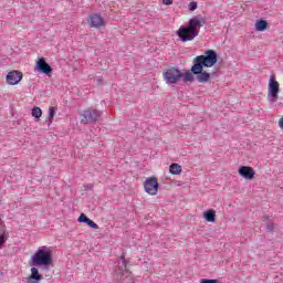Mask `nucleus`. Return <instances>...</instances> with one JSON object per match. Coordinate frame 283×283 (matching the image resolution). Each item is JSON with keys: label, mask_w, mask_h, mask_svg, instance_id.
Here are the masks:
<instances>
[{"label": "nucleus", "mask_w": 283, "mask_h": 283, "mask_svg": "<svg viewBox=\"0 0 283 283\" xmlns=\"http://www.w3.org/2000/svg\"><path fill=\"white\" fill-rule=\"evenodd\" d=\"M163 77L167 85H176L180 78H182L184 83H193V81H196V77L192 76L191 72L186 71L185 73H181L176 66L165 71Z\"/></svg>", "instance_id": "f257e3e1"}, {"label": "nucleus", "mask_w": 283, "mask_h": 283, "mask_svg": "<svg viewBox=\"0 0 283 283\" xmlns=\"http://www.w3.org/2000/svg\"><path fill=\"white\" fill-rule=\"evenodd\" d=\"M51 264L52 250L45 245L40 247L30 261L31 266H43L44 269H50Z\"/></svg>", "instance_id": "f03ea898"}, {"label": "nucleus", "mask_w": 283, "mask_h": 283, "mask_svg": "<svg viewBox=\"0 0 283 283\" xmlns=\"http://www.w3.org/2000/svg\"><path fill=\"white\" fill-rule=\"evenodd\" d=\"M192 63L201 67H213L218 63V52L214 50H207L203 55H197Z\"/></svg>", "instance_id": "7ed1b4c3"}, {"label": "nucleus", "mask_w": 283, "mask_h": 283, "mask_svg": "<svg viewBox=\"0 0 283 283\" xmlns=\"http://www.w3.org/2000/svg\"><path fill=\"white\" fill-rule=\"evenodd\" d=\"M103 113L96 108H86L80 115L83 125H94L101 120Z\"/></svg>", "instance_id": "20e7f679"}, {"label": "nucleus", "mask_w": 283, "mask_h": 283, "mask_svg": "<svg viewBox=\"0 0 283 283\" xmlns=\"http://www.w3.org/2000/svg\"><path fill=\"white\" fill-rule=\"evenodd\" d=\"M189 72L198 83H202L203 85L209 83V80L211 78V73L205 71V66H200L198 64L192 63Z\"/></svg>", "instance_id": "39448f33"}, {"label": "nucleus", "mask_w": 283, "mask_h": 283, "mask_svg": "<svg viewBox=\"0 0 283 283\" xmlns=\"http://www.w3.org/2000/svg\"><path fill=\"white\" fill-rule=\"evenodd\" d=\"M277 94H280V83L275 81V74H272L270 76L268 90V99L270 103H276Z\"/></svg>", "instance_id": "423d86ee"}, {"label": "nucleus", "mask_w": 283, "mask_h": 283, "mask_svg": "<svg viewBox=\"0 0 283 283\" xmlns=\"http://www.w3.org/2000/svg\"><path fill=\"white\" fill-rule=\"evenodd\" d=\"M177 36L181 43H187V41H193L198 36V32L192 31L188 25H181L177 31Z\"/></svg>", "instance_id": "0eeeda50"}, {"label": "nucleus", "mask_w": 283, "mask_h": 283, "mask_svg": "<svg viewBox=\"0 0 283 283\" xmlns=\"http://www.w3.org/2000/svg\"><path fill=\"white\" fill-rule=\"evenodd\" d=\"M158 187H160V184H158L156 177H148L144 182V189L149 196H156L158 193Z\"/></svg>", "instance_id": "6e6552de"}, {"label": "nucleus", "mask_w": 283, "mask_h": 283, "mask_svg": "<svg viewBox=\"0 0 283 283\" xmlns=\"http://www.w3.org/2000/svg\"><path fill=\"white\" fill-rule=\"evenodd\" d=\"M207 24V20H205V18H202L201 15H197L193 17L189 20V29L192 32H197V35L200 34V28H202V25Z\"/></svg>", "instance_id": "1a4fd4ad"}, {"label": "nucleus", "mask_w": 283, "mask_h": 283, "mask_svg": "<svg viewBox=\"0 0 283 283\" xmlns=\"http://www.w3.org/2000/svg\"><path fill=\"white\" fill-rule=\"evenodd\" d=\"M35 71L50 76L52 74V66L46 63L45 57H39L35 63Z\"/></svg>", "instance_id": "9d476101"}, {"label": "nucleus", "mask_w": 283, "mask_h": 283, "mask_svg": "<svg viewBox=\"0 0 283 283\" xmlns=\"http://www.w3.org/2000/svg\"><path fill=\"white\" fill-rule=\"evenodd\" d=\"M8 85H19L23 80V73L21 71H10L6 76Z\"/></svg>", "instance_id": "9b49d317"}, {"label": "nucleus", "mask_w": 283, "mask_h": 283, "mask_svg": "<svg viewBox=\"0 0 283 283\" xmlns=\"http://www.w3.org/2000/svg\"><path fill=\"white\" fill-rule=\"evenodd\" d=\"M87 23L91 25V28H103L105 27V19H103V15L98 13H93L88 17Z\"/></svg>", "instance_id": "f8f14e48"}, {"label": "nucleus", "mask_w": 283, "mask_h": 283, "mask_svg": "<svg viewBox=\"0 0 283 283\" xmlns=\"http://www.w3.org/2000/svg\"><path fill=\"white\" fill-rule=\"evenodd\" d=\"M239 176L245 180H253L255 178V170L250 166H241L239 168Z\"/></svg>", "instance_id": "ddd939ff"}, {"label": "nucleus", "mask_w": 283, "mask_h": 283, "mask_svg": "<svg viewBox=\"0 0 283 283\" xmlns=\"http://www.w3.org/2000/svg\"><path fill=\"white\" fill-rule=\"evenodd\" d=\"M43 280L41 273H39V269L34 265L31 268V275L27 279V283H39Z\"/></svg>", "instance_id": "4468645a"}, {"label": "nucleus", "mask_w": 283, "mask_h": 283, "mask_svg": "<svg viewBox=\"0 0 283 283\" xmlns=\"http://www.w3.org/2000/svg\"><path fill=\"white\" fill-rule=\"evenodd\" d=\"M120 262L118 263L117 269L115 270V272L117 273V275H125V273H129V270L127 269V264H129V261L125 260V256H120Z\"/></svg>", "instance_id": "2eb2a0df"}, {"label": "nucleus", "mask_w": 283, "mask_h": 283, "mask_svg": "<svg viewBox=\"0 0 283 283\" xmlns=\"http://www.w3.org/2000/svg\"><path fill=\"white\" fill-rule=\"evenodd\" d=\"M77 222L87 224L91 229H98V224L90 219L85 213L80 214Z\"/></svg>", "instance_id": "dca6fc26"}, {"label": "nucleus", "mask_w": 283, "mask_h": 283, "mask_svg": "<svg viewBox=\"0 0 283 283\" xmlns=\"http://www.w3.org/2000/svg\"><path fill=\"white\" fill-rule=\"evenodd\" d=\"M254 28L256 32H264L265 30H269V22L260 19L255 22Z\"/></svg>", "instance_id": "f3484780"}, {"label": "nucleus", "mask_w": 283, "mask_h": 283, "mask_svg": "<svg viewBox=\"0 0 283 283\" xmlns=\"http://www.w3.org/2000/svg\"><path fill=\"white\" fill-rule=\"evenodd\" d=\"M203 219L207 222H216V210L209 209L203 212Z\"/></svg>", "instance_id": "a211bd4d"}, {"label": "nucleus", "mask_w": 283, "mask_h": 283, "mask_svg": "<svg viewBox=\"0 0 283 283\" xmlns=\"http://www.w3.org/2000/svg\"><path fill=\"white\" fill-rule=\"evenodd\" d=\"M169 171L172 176H180V174H182V166L179 164H171L169 166Z\"/></svg>", "instance_id": "6ab92c4d"}, {"label": "nucleus", "mask_w": 283, "mask_h": 283, "mask_svg": "<svg viewBox=\"0 0 283 283\" xmlns=\"http://www.w3.org/2000/svg\"><path fill=\"white\" fill-rule=\"evenodd\" d=\"M31 116H33V118L39 120V118H41V116H43V111L41 109V107L34 106L31 111Z\"/></svg>", "instance_id": "aec40b11"}, {"label": "nucleus", "mask_w": 283, "mask_h": 283, "mask_svg": "<svg viewBox=\"0 0 283 283\" xmlns=\"http://www.w3.org/2000/svg\"><path fill=\"white\" fill-rule=\"evenodd\" d=\"M54 116H56V107L51 106V107L49 108V117H48V119H49V125H52V120H54Z\"/></svg>", "instance_id": "412c9836"}, {"label": "nucleus", "mask_w": 283, "mask_h": 283, "mask_svg": "<svg viewBox=\"0 0 283 283\" xmlns=\"http://www.w3.org/2000/svg\"><path fill=\"white\" fill-rule=\"evenodd\" d=\"M8 232L3 231V233L0 234V249L8 242Z\"/></svg>", "instance_id": "4be33fe9"}, {"label": "nucleus", "mask_w": 283, "mask_h": 283, "mask_svg": "<svg viewBox=\"0 0 283 283\" xmlns=\"http://www.w3.org/2000/svg\"><path fill=\"white\" fill-rule=\"evenodd\" d=\"M274 229H275V227H274L273 222L268 221V222L265 223V231H266L268 233H273Z\"/></svg>", "instance_id": "5701e85b"}, {"label": "nucleus", "mask_w": 283, "mask_h": 283, "mask_svg": "<svg viewBox=\"0 0 283 283\" xmlns=\"http://www.w3.org/2000/svg\"><path fill=\"white\" fill-rule=\"evenodd\" d=\"M188 10L190 12H193L195 10H198V2H196V1L190 2L189 6H188Z\"/></svg>", "instance_id": "b1692460"}, {"label": "nucleus", "mask_w": 283, "mask_h": 283, "mask_svg": "<svg viewBox=\"0 0 283 283\" xmlns=\"http://www.w3.org/2000/svg\"><path fill=\"white\" fill-rule=\"evenodd\" d=\"M219 281L216 279H201L200 283H218Z\"/></svg>", "instance_id": "393cba45"}, {"label": "nucleus", "mask_w": 283, "mask_h": 283, "mask_svg": "<svg viewBox=\"0 0 283 283\" xmlns=\"http://www.w3.org/2000/svg\"><path fill=\"white\" fill-rule=\"evenodd\" d=\"M164 6H171L174 0H163Z\"/></svg>", "instance_id": "a878e982"}, {"label": "nucleus", "mask_w": 283, "mask_h": 283, "mask_svg": "<svg viewBox=\"0 0 283 283\" xmlns=\"http://www.w3.org/2000/svg\"><path fill=\"white\" fill-rule=\"evenodd\" d=\"M279 127L283 129V116L279 119Z\"/></svg>", "instance_id": "bb28decb"}, {"label": "nucleus", "mask_w": 283, "mask_h": 283, "mask_svg": "<svg viewBox=\"0 0 283 283\" xmlns=\"http://www.w3.org/2000/svg\"><path fill=\"white\" fill-rule=\"evenodd\" d=\"M97 85H103V78L101 77L97 78Z\"/></svg>", "instance_id": "cd10ccee"}, {"label": "nucleus", "mask_w": 283, "mask_h": 283, "mask_svg": "<svg viewBox=\"0 0 283 283\" xmlns=\"http://www.w3.org/2000/svg\"><path fill=\"white\" fill-rule=\"evenodd\" d=\"M266 220H269V216L263 217V222H266Z\"/></svg>", "instance_id": "c85d7f7f"}, {"label": "nucleus", "mask_w": 283, "mask_h": 283, "mask_svg": "<svg viewBox=\"0 0 283 283\" xmlns=\"http://www.w3.org/2000/svg\"><path fill=\"white\" fill-rule=\"evenodd\" d=\"M94 186H92V185H88V186H86V189H92Z\"/></svg>", "instance_id": "c756f323"}, {"label": "nucleus", "mask_w": 283, "mask_h": 283, "mask_svg": "<svg viewBox=\"0 0 283 283\" xmlns=\"http://www.w3.org/2000/svg\"><path fill=\"white\" fill-rule=\"evenodd\" d=\"M1 224H3V221H1V219H0V226H1Z\"/></svg>", "instance_id": "7c9ffc66"}]
</instances>
